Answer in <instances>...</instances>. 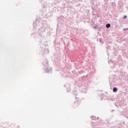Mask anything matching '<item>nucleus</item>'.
<instances>
[{
	"mask_svg": "<svg viewBox=\"0 0 128 128\" xmlns=\"http://www.w3.org/2000/svg\"><path fill=\"white\" fill-rule=\"evenodd\" d=\"M106 28H110V24H106Z\"/></svg>",
	"mask_w": 128,
	"mask_h": 128,
	"instance_id": "2",
	"label": "nucleus"
},
{
	"mask_svg": "<svg viewBox=\"0 0 128 128\" xmlns=\"http://www.w3.org/2000/svg\"><path fill=\"white\" fill-rule=\"evenodd\" d=\"M126 18H127L126 16H124V18H123L124 20V19Z\"/></svg>",
	"mask_w": 128,
	"mask_h": 128,
	"instance_id": "4",
	"label": "nucleus"
},
{
	"mask_svg": "<svg viewBox=\"0 0 128 128\" xmlns=\"http://www.w3.org/2000/svg\"><path fill=\"white\" fill-rule=\"evenodd\" d=\"M16 128H20V126H16Z\"/></svg>",
	"mask_w": 128,
	"mask_h": 128,
	"instance_id": "3",
	"label": "nucleus"
},
{
	"mask_svg": "<svg viewBox=\"0 0 128 128\" xmlns=\"http://www.w3.org/2000/svg\"><path fill=\"white\" fill-rule=\"evenodd\" d=\"M118 90L116 89V88H113V92H116Z\"/></svg>",
	"mask_w": 128,
	"mask_h": 128,
	"instance_id": "1",
	"label": "nucleus"
}]
</instances>
